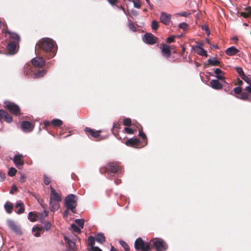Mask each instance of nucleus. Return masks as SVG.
<instances>
[{
	"instance_id": "nucleus-1",
	"label": "nucleus",
	"mask_w": 251,
	"mask_h": 251,
	"mask_svg": "<svg viewBox=\"0 0 251 251\" xmlns=\"http://www.w3.org/2000/svg\"><path fill=\"white\" fill-rule=\"evenodd\" d=\"M36 49L41 50L43 56L47 59L53 58L56 53L57 46L51 38L45 37L41 39L36 45Z\"/></svg>"
},
{
	"instance_id": "nucleus-2",
	"label": "nucleus",
	"mask_w": 251,
	"mask_h": 251,
	"mask_svg": "<svg viewBox=\"0 0 251 251\" xmlns=\"http://www.w3.org/2000/svg\"><path fill=\"white\" fill-rule=\"evenodd\" d=\"M121 166L117 162H110L108 163L105 166L101 167L100 172L101 174H107L108 177L110 178L111 174H116L121 170Z\"/></svg>"
},
{
	"instance_id": "nucleus-3",
	"label": "nucleus",
	"mask_w": 251,
	"mask_h": 251,
	"mask_svg": "<svg viewBox=\"0 0 251 251\" xmlns=\"http://www.w3.org/2000/svg\"><path fill=\"white\" fill-rule=\"evenodd\" d=\"M77 196L74 194L68 195L65 199V205L67 210H70L71 211L75 213V210L77 206Z\"/></svg>"
},
{
	"instance_id": "nucleus-4",
	"label": "nucleus",
	"mask_w": 251,
	"mask_h": 251,
	"mask_svg": "<svg viewBox=\"0 0 251 251\" xmlns=\"http://www.w3.org/2000/svg\"><path fill=\"white\" fill-rule=\"evenodd\" d=\"M134 247L136 250L138 251H150L151 248L150 243L145 242L140 237L135 240Z\"/></svg>"
},
{
	"instance_id": "nucleus-5",
	"label": "nucleus",
	"mask_w": 251,
	"mask_h": 251,
	"mask_svg": "<svg viewBox=\"0 0 251 251\" xmlns=\"http://www.w3.org/2000/svg\"><path fill=\"white\" fill-rule=\"evenodd\" d=\"M150 244L152 243V246L156 251H165L167 249V245L165 242L161 239H153L151 240Z\"/></svg>"
},
{
	"instance_id": "nucleus-6",
	"label": "nucleus",
	"mask_w": 251,
	"mask_h": 251,
	"mask_svg": "<svg viewBox=\"0 0 251 251\" xmlns=\"http://www.w3.org/2000/svg\"><path fill=\"white\" fill-rule=\"evenodd\" d=\"M5 107L12 114L18 116L20 114L19 106L13 102H8L5 104Z\"/></svg>"
},
{
	"instance_id": "nucleus-7",
	"label": "nucleus",
	"mask_w": 251,
	"mask_h": 251,
	"mask_svg": "<svg viewBox=\"0 0 251 251\" xmlns=\"http://www.w3.org/2000/svg\"><path fill=\"white\" fill-rule=\"evenodd\" d=\"M158 38L151 33H146L144 35L143 40L145 43L149 45H154L156 43Z\"/></svg>"
},
{
	"instance_id": "nucleus-8",
	"label": "nucleus",
	"mask_w": 251,
	"mask_h": 251,
	"mask_svg": "<svg viewBox=\"0 0 251 251\" xmlns=\"http://www.w3.org/2000/svg\"><path fill=\"white\" fill-rule=\"evenodd\" d=\"M32 65L35 67L43 68L45 64V60L43 57H36L31 60Z\"/></svg>"
},
{
	"instance_id": "nucleus-9",
	"label": "nucleus",
	"mask_w": 251,
	"mask_h": 251,
	"mask_svg": "<svg viewBox=\"0 0 251 251\" xmlns=\"http://www.w3.org/2000/svg\"><path fill=\"white\" fill-rule=\"evenodd\" d=\"M7 225L8 227L16 233L19 235L22 234V231L21 229V228L15 223L14 221L12 220H8L7 221Z\"/></svg>"
},
{
	"instance_id": "nucleus-10",
	"label": "nucleus",
	"mask_w": 251,
	"mask_h": 251,
	"mask_svg": "<svg viewBox=\"0 0 251 251\" xmlns=\"http://www.w3.org/2000/svg\"><path fill=\"white\" fill-rule=\"evenodd\" d=\"M23 156L21 154H17L15 155L13 159H12L16 166L19 169H22L24 164V161L23 159Z\"/></svg>"
},
{
	"instance_id": "nucleus-11",
	"label": "nucleus",
	"mask_w": 251,
	"mask_h": 251,
	"mask_svg": "<svg viewBox=\"0 0 251 251\" xmlns=\"http://www.w3.org/2000/svg\"><path fill=\"white\" fill-rule=\"evenodd\" d=\"M244 92L240 96H237L236 98L243 100H249V94H251V86L246 87Z\"/></svg>"
},
{
	"instance_id": "nucleus-12",
	"label": "nucleus",
	"mask_w": 251,
	"mask_h": 251,
	"mask_svg": "<svg viewBox=\"0 0 251 251\" xmlns=\"http://www.w3.org/2000/svg\"><path fill=\"white\" fill-rule=\"evenodd\" d=\"M202 46L203 44L202 43H198V45L193 47V49L198 54L207 57V51L201 47Z\"/></svg>"
},
{
	"instance_id": "nucleus-13",
	"label": "nucleus",
	"mask_w": 251,
	"mask_h": 251,
	"mask_svg": "<svg viewBox=\"0 0 251 251\" xmlns=\"http://www.w3.org/2000/svg\"><path fill=\"white\" fill-rule=\"evenodd\" d=\"M160 49L161 50L162 54L163 56L169 58L171 54V48L170 47L165 44L162 43L160 45Z\"/></svg>"
},
{
	"instance_id": "nucleus-14",
	"label": "nucleus",
	"mask_w": 251,
	"mask_h": 251,
	"mask_svg": "<svg viewBox=\"0 0 251 251\" xmlns=\"http://www.w3.org/2000/svg\"><path fill=\"white\" fill-rule=\"evenodd\" d=\"M36 71L35 68L31 64H26L24 68V74L27 76L33 75L34 73Z\"/></svg>"
},
{
	"instance_id": "nucleus-15",
	"label": "nucleus",
	"mask_w": 251,
	"mask_h": 251,
	"mask_svg": "<svg viewBox=\"0 0 251 251\" xmlns=\"http://www.w3.org/2000/svg\"><path fill=\"white\" fill-rule=\"evenodd\" d=\"M0 118L3 119L8 123H10L13 121L12 117L3 109H0Z\"/></svg>"
},
{
	"instance_id": "nucleus-16",
	"label": "nucleus",
	"mask_w": 251,
	"mask_h": 251,
	"mask_svg": "<svg viewBox=\"0 0 251 251\" xmlns=\"http://www.w3.org/2000/svg\"><path fill=\"white\" fill-rule=\"evenodd\" d=\"M171 15L167 13L162 12L160 14V20L165 25H168L171 20Z\"/></svg>"
},
{
	"instance_id": "nucleus-17",
	"label": "nucleus",
	"mask_w": 251,
	"mask_h": 251,
	"mask_svg": "<svg viewBox=\"0 0 251 251\" xmlns=\"http://www.w3.org/2000/svg\"><path fill=\"white\" fill-rule=\"evenodd\" d=\"M17 46H19V44L10 41L7 44V49L10 54H14L17 51Z\"/></svg>"
},
{
	"instance_id": "nucleus-18",
	"label": "nucleus",
	"mask_w": 251,
	"mask_h": 251,
	"mask_svg": "<svg viewBox=\"0 0 251 251\" xmlns=\"http://www.w3.org/2000/svg\"><path fill=\"white\" fill-rule=\"evenodd\" d=\"M84 131L87 134L88 133L95 138H99L100 136V133L101 132V130L95 131L88 127H85Z\"/></svg>"
},
{
	"instance_id": "nucleus-19",
	"label": "nucleus",
	"mask_w": 251,
	"mask_h": 251,
	"mask_svg": "<svg viewBox=\"0 0 251 251\" xmlns=\"http://www.w3.org/2000/svg\"><path fill=\"white\" fill-rule=\"evenodd\" d=\"M219 79H212L209 82V86L213 89L215 90H221L222 89L223 86L222 84L220 82Z\"/></svg>"
},
{
	"instance_id": "nucleus-20",
	"label": "nucleus",
	"mask_w": 251,
	"mask_h": 251,
	"mask_svg": "<svg viewBox=\"0 0 251 251\" xmlns=\"http://www.w3.org/2000/svg\"><path fill=\"white\" fill-rule=\"evenodd\" d=\"M140 143V140L137 138H130L127 140L125 143L126 145L127 146L136 147L139 145Z\"/></svg>"
},
{
	"instance_id": "nucleus-21",
	"label": "nucleus",
	"mask_w": 251,
	"mask_h": 251,
	"mask_svg": "<svg viewBox=\"0 0 251 251\" xmlns=\"http://www.w3.org/2000/svg\"><path fill=\"white\" fill-rule=\"evenodd\" d=\"M215 74V77L219 80L222 81L223 82H226V78L224 76L225 73L219 68H216L214 71Z\"/></svg>"
},
{
	"instance_id": "nucleus-22",
	"label": "nucleus",
	"mask_w": 251,
	"mask_h": 251,
	"mask_svg": "<svg viewBox=\"0 0 251 251\" xmlns=\"http://www.w3.org/2000/svg\"><path fill=\"white\" fill-rule=\"evenodd\" d=\"M21 127L24 131L31 132L33 129V126L29 121H23L21 124Z\"/></svg>"
},
{
	"instance_id": "nucleus-23",
	"label": "nucleus",
	"mask_w": 251,
	"mask_h": 251,
	"mask_svg": "<svg viewBox=\"0 0 251 251\" xmlns=\"http://www.w3.org/2000/svg\"><path fill=\"white\" fill-rule=\"evenodd\" d=\"M50 188L51 190L50 200L60 201H61L60 196L55 192L54 189L52 186H50Z\"/></svg>"
},
{
	"instance_id": "nucleus-24",
	"label": "nucleus",
	"mask_w": 251,
	"mask_h": 251,
	"mask_svg": "<svg viewBox=\"0 0 251 251\" xmlns=\"http://www.w3.org/2000/svg\"><path fill=\"white\" fill-rule=\"evenodd\" d=\"M7 33L9 34L10 38L13 40L11 42L19 44L20 41V37L19 35L16 33L10 31H8Z\"/></svg>"
},
{
	"instance_id": "nucleus-25",
	"label": "nucleus",
	"mask_w": 251,
	"mask_h": 251,
	"mask_svg": "<svg viewBox=\"0 0 251 251\" xmlns=\"http://www.w3.org/2000/svg\"><path fill=\"white\" fill-rule=\"evenodd\" d=\"M238 52L239 50L234 47H231L228 48L226 50V54L230 56L235 55Z\"/></svg>"
},
{
	"instance_id": "nucleus-26",
	"label": "nucleus",
	"mask_w": 251,
	"mask_h": 251,
	"mask_svg": "<svg viewBox=\"0 0 251 251\" xmlns=\"http://www.w3.org/2000/svg\"><path fill=\"white\" fill-rule=\"evenodd\" d=\"M137 127L139 128V136L142 139V144H144V145H143V146H145L147 144L148 142L146 135L145 134V133L143 132L142 127H141V129L139 128L138 126H137Z\"/></svg>"
},
{
	"instance_id": "nucleus-27",
	"label": "nucleus",
	"mask_w": 251,
	"mask_h": 251,
	"mask_svg": "<svg viewBox=\"0 0 251 251\" xmlns=\"http://www.w3.org/2000/svg\"><path fill=\"white\" fill-rule=\"evenodd\" d=\"M59 201H56L52 200H50V210L51 211H55L57 210L59 207V204L58 203Z\"/></svg>"
},
{
	"instance_id": "nucleus-28",
	"label": "nucleus",
	"mask_w": 251,
	"mask_h": 251,
	"mask_svg": "<svg viewBox=\"0 0 251 251\" xmlns=\"http://www.w3.org/2000/svg\"><path fill=\"white\" fill-rule=\"evenodd\" d=\"M64 240L65 242L68 245L69 248L72 251L76 250L75 243L68 239L67 237H65Z\"/></svg>"
},
{
	"instance_id": "nucleus-29",
	"label": "nucleus",
	"mask_w": 251,
	"mask_h": 251,
	"mask_svg": "<svg viewBox=\"0 0 251 251\" xmlns=\"http://www.w3.org/2000/svg\"><path fill=\"white\" fill-rule=\"evenodd\" d=\"M95 240L97 242L102 244L105 241V236L103 233H99L96 235Z\"/></svg>"
},
{
	"instance_id": "nucleus-30",
	"label": "nucleus",
	"mask_w": 251,
	"mask_h": 251,
	"mask_svg": "<svg viewBox=\"0 0 251 251\" xmlns=\"http://www.w3.org/2000/svg\"><path fill=\"white\" fill-rule=\"evenodd\" d=\"M4 208L7 213L11 214L13 209V204L10 202L7 201L4 204Z\"/></svg>"
},
{
	"instance_id": "nucleus-31",
	"label": "nucleus",
	"mask_w": 251,
	"mask_h": 251,
	"mask_svg": "<svg viewBox=\"0 0 251 251\" xmlns=\"http://www.w3.org/2000/svg\"><path fill=\"white\" fill-rule=\"evenodd\" d=\"M43 230V227H40L38 226L33 227L32 229V232L35 233L34 236L35 237H39L41 235V232Z\"/></svg>"
},
{
	"instance_id": "nucleus-32",
	"label": "nucleus",
	"mask_w": 251,
	"mask_h": 251,
	"mask_svg": "<svg viewBox=\"0 0 251 251\" xmlns=\"http://www.w3.org/2000/svg\"><path fill=\"white\" fill-rule=\"evenodd\" d=\"M121 128V125L119 123H115L113 124V127L112 129V131L116 136L118 135V131L117 130V129H120Z\"/></svg>"
},
{
	"instance_id": "nucleus-33",
	"label": "nucleus",
	"mask_w": 251,
	"mask_h": 251,
	"mask_svg": "<svg viewBox=\"0 0 251 251\" xmlns=\"http://www.w3.org/2000/svg\"><path fill=\"white\" fill-rule=\"evenodd\" d=\"M46 70H39L36 72H34L33 74V77L38 78L43 76L46 73Z\"/></svg>"
},
{
	"instance_id": "nucleus-34",
	"label": "nucleus",
	"mask_w": 251,
	"mask_h": 251,
	"mask_svg": "<svg viewBox=\"0 0 251 251\" xmlns=\"http://www.w3.org/2000/svg\"><path fill=\"white\" fill-rule=\"evenodd\" d=\"M38 215L34 212H30L28 215V218L31 222H35L37 220Z\"/></svg>"
},
{
	"instance_id": "nucleus-35",
	"label": "nucleus",
	"mask_w": 251,
	"mask_h": 251,
	"mask_svg": "<svg viewBox=\"0 0 251 251\" xmlns=\"http://www.w3.org/2000/svg\"><path fill=\"white\" fill-rule=\"evenodd\" d=\"M15 207L16 208L20 207V208L17 211V213L19 214H21L22 213H23L25 211V208H24V204L23 202H20L16 203Z\"/></svg>"
},
{
	"instance_id": "nucleus-36",
	"label": "nucleus",
	"mask_w": 251,
	"mask_h": 251,
	"mask_svg": "<svg viewBox=\"0 0 251 251\" xmlns=\"http://www.w3.org/2000/svg\"><path fill=\"white\" fill-rule=\"evenodd\" d=\"M208 65L214 66H220L221 62L220 61L215 59H209L207 60Z\"/></svg>"
},
{
	"instance_id": "nucleus-37",
	"label": "nucleus",
	"mask_w": 251,
	"mask_h": 251,
	"mask_svg": "<svg viewBox=\"0 0 251 251\" xmlns=\"http://www.w3.org/2000/svg\"><path fill=\"white\" fill-rule=\"evenodd\" d=\"M50 123L53 126L56 127L62 126L63 124V122L59 119H56L52 120L50 122Z\"/></svg>"
},
{
	"instance_id": "nucleus-38",
	"label": "nucleus",
	"mask_w": 251,
	"mask_h": 251,
	"mask_svg": "<svg viewBox=\"0 0 251 251\" xmlns=\"http://www.w3.org/2000/svg\"><path fill=\"white\" fill-rule=\"evenodd\" d=\"M95 243V239L94 237L90 236L88 238V245L91 246V248L94 247Z\"/></svg>"
},
{
	"instance_id": "nucleus-39",
	"label": "nucleus",
	"mask_w": 251,
	"mask_h": 251,
	"mask_svg": "<svg viewBox=\"0 0 251 251\" xmlns=\"http://www.w3.org/2000/svg\"><path fill=\"white\" fill-rule=\"evenodd\" d=\"M233 91H234V93L237 95L235 96L236 97L237 96L241 95V94L244 92V91L242 92V89L240 87H236L234 88L233 89Z\"/></svg>"
},
{
	"instance_id": "nucleus-40",
	"label": "nucleus",
	"mask_w": 251,
	"mask_h": 251,
	"mask_svg": "<svg viewBox=\"0 0 251 251\" xmlns=\"http://www.w3.org/2000/svg\"><path fill=\"white\" fill-rule=\"evenodd\" d=\"M75 223L77 224L81 228H83L84 225V220L83 219H76Z\"/></svg>"
},
{
	"instance_id": "nucleus-41",
	"label": "nucleus",
	"mask_w": 251,
	"mask_h": 251,
	"mask_svg": "<svg viewBox=\"0 0 251 251\" xmlns=\"http://www.w3.org/2000/svg\"><path fill=\"white\" fill-rule=\"evenodd\" d=\"M71 228L74 232L78 233H81V231L80 228L78 226H77L76 225H75L74 224H72L71 225Z\"/></svg>"
},
{
	"instance_id": "nucleus-42",
	"label": "nucleus",
	"mask_w": 251,
	"mask_h": 251,
	"mask_svg": "<svg viewBox=\"0 0 251 251\" xmlns=\"http://www.w3.org/2000/svg\"><path fill=\"white\" fill-rule=\"evenodd\" d=\"M16 173L17 170L14 167H11L8 172V175L10 176H13L16 175Z\"/></svg>"
},
{
	"instance_id": "nucleus-43",
	"label": "nucleus",
	"mask_w": 251,
	"mask_h": 251,
	"mask_svg": "<svg viewBox=\"0 0 251 251\" xmlns=\"http://www.w3.org/2000/svg\"><path fill=\"white\" fill-rule=\"evenodd\" d=\"M235 69H236V71L237 72V73L239 74V75H240V76L242 78L243 77V76L245 75L243 71V69H242V68L240 67H236L235 68Z\"/></svg>"
},
{
	"instance_id": "nucleus-44",
	"label": "nucleus",
	"mask_w": 251,
	"mask_h": 251,
	"mask_svg": "<svg viewBox=\"0 0 251 251\" xmlns=\"http://www.w3.org/2000/svg\"><path fill=\"white\" fill-rule=\"evenodd\" d=\"M120 245L123 247V248L126 251H128L129 250V247L127 244L124 241H121L120 242Z\"/></svg>"
},
{
	"instance_id": "nucleus-45",
	"label": "nucleus",
	"mask_w": 251,
	"mask_h": 251,
	"mask_svg": "<svg viewBox=\"0 0 251 251\" xmlns=\"http://www.w3.org/2000/svg\"><path fill=\"white\" fill-rule=\"evenodd\" d=\"M123 124L126 126H130L131 125V121L130 118H125L123 120Z\"/></svg>"
},
{
	"instance_id": "nucleus-46",
	"label": "nucleus",
	"mask_w": 251,
	"mask_h": 251,
	"mask_svg": "<svg viewBox=\"0 0 251 251\" xmlns=\"http://www.w3.org/2000/svg\"><path fill=\"white\" fill-rule=\"evenodd\" d=\"M51 223L50 222H46L43 228H45L46 231H48L51 228Z\"/></svg>"
},
{
	"instance_id": "nucleus-47",
	"label": "nucleus",
	"mask_w": 251,
	"mask_h": 251,
	"mask_svg": "<svg viewBox=\"0 0 251 251\" xmlns=\"http://www.w3.org/2000/svg\"><path fill=\"white\" fill-rule=\"evenodd\" d=\"M159 26L158 22L156 21H153L151 23V28L153 30H156Z\"/></svg>"
},
{
	"instance_id": "nucleus-48",
	"label": "nucleus",
	"mask_w": 251,
	"mask_h": 251,
	"mask_svg": "<svg viewBox=\"0 0 251 251\" xmlns=\"http://www.w3.org/2000/svg\"><path fill=\"white\" fill-rule=\"evenodd\" d=\"M124 131L125 132H126V133L127 134H134V130L132 128H130L128 127H126L124 129Z\"/></svg>"
},
{
	"instance_id": "nucleus-49",
	"label": "nucleus",
	"mask_w": 251,
	"mask_h": 251,
	"mask_svg": "<svg viewBox=\"0 0 251 251\" xmlns=\"http://www.w3.org/2000/svg\"><path fill=\"white\" fill-rule=\"evenodd\" d=\"M245 81H246L247 83H248L251 86V78L249 77L248 76L245 75L242 78Z\"/></svg>"
},
{
	"instance_id": "nucleus-50",
	"label": "nucleus",
	"mask_w": 251,
	"mask_h": 251,
	"mask_svg": "<svg viewBox=\"0 0 251 251\" xmlns=\"http://www.w3.org/2000/svg\"><path fill=\"white\" fill-rule=\"evenodd\" d=\"M50 177L47 176H44V182L46 185H48L50 184Z\"/></svg>"
},
{
	"instance_id": "nucleus-51",
	"label": "nucleus",
	"mask_w": 251,
	"mask_h": 251,
	"mask_svg": "<svg viewBox=\"0 0 251 251\" xmlns=\"http://www.w3.org/2000/svg\"><path fill=\"white\" fill-rule=\"evenodd\" d=\"M188 25L185 23H182L179 25V27L182 29H186L188 27Z\"/></svg>"
},
{
	"instance_id": "nucleus-52",
	"label": "nucleus",
	"mask_w": 251,
	"mask_h": 251,
	"mask_svg": "<svg viewBox=\"0 0 251 251\" xmlns=\"http://www.w3.org/2000/svg\"><path fill=\"white\" fill-rule=\"evenodd\" d=\"M129 28L133 31H136V27L132 23H130L128 25Z\"/></svg>"
},
{
	"instance_id": "nucleus-53",
	"label": "nucleus",
	"mask_w": 251,
	"mask_h": 251,
	"mask_svg": "<svg viewBox=\"0 0 251 251\" xmlns=\"http://www.w3.org/2000/svg\"><path fill=\"white\" fill-rule=\"evenodd\" d=\"M175 37L174 36H170L167 38L166 41L168 43H171L174 42Z\"/></svg>"
},
{
	"instance_id": "nucleus-54",
	"label": "nucleus",
	"mask_w": 251,
	"mask_h": 251,
	"mask_svg": "<svg viewBox=\"0 0 251 251\" xmlns=\"http://www.w3.org/2000/svg\"><path fill=\"white\" fill-rule=\"evenodd\" d=\"M238 16H243L245 18H247L249 17V15L246 12H238Z\"/></svg>"
},
{
	"instance_id": "nucleus-55",
	"label": "nucleus",
	"mask_w": 251,
	"mask_h": 251,
	"mask_svg": "<svg viewBox=\"0 0 251 251\" xmlns=\"http://www.w3.org/2000/svg\"><path fill=\"white\" fill-rule=\"evenodd\" d=\"M109 3L112 5H115L118 2L119 0H107Z\"/></svg>"
},
{
	"instance_id": "nucleus-56",
	"label": "nucleus",
	"mask_w": 251,
	"mask_h": 251,
	"mask_svg": "<svg viewBox=\"0 0 251 251\" xmlns=\"http://www.w3.org/2000/svg\"><path fill=\"white\" fill-rule=\"evenodd\" d=\"M134 6L137 8H140L141 7V4L139 1H133Z\"/></svg>"
},
{
	"instance_id": "nucleus-57",
	"label": "nucleus",
	"mask_w": 251,
	"mask_h": 251,
	"mask_svg": "<svg viewBox=\"0 0 251 251\" xmlns=\"http://www.w3.org/2000/svg\"><path fill=\"white\" fill-rule=\"evenodd\" d=\"M5 178V175L2 172H0V181H3Z\"/></svg>"
},
{
	"instance_id": "nucleus-58",
	"label": "nucleus",
	"mask_w": 251,
	"mask_h": 251,
	"mask_svg": "<svg viewBox=\"0 0 251 251\" xmlns=\"http://www.w3.org/2000/svg\"><path fill=\"white\" fill-rule=\"evenodd\" d=\"M18 188L15 185H13L10 191V193L11 194H13L14 192L16 191L17 190Z\"/></svg>"
},
{
	"instance_id": "nucleus-59",
	"label": "nucleus",
	"mask_w": 251,
	"mask_h": 251,
	"mask_svg": "<svg viewBox=\"0 0 251 251\" xmlns=\"http://www.w3.org/2000/svg\"><path fill=\"white\" fill-rule=\"evenodd\" d=\"M246 12L248 14L249 17L251 15V7H248L245 8Z\"/></svg>"
},
{
	"instance_id": "nucleus-60",
	"label": "nucleus",
	"mask_w": 251,
	"mask_h": 251,
	"mask_svg": "<svg viewBox=\"0 0 251 251\" xmlns=\"http://www.w3.org/2000/svg\"><path fill=\"white\" fill-rule=\"evenodd\" d=\"M179 15L181 16H183V17H187L188 15H189V14H188L187 12H183L182 13H179L178 14Z\"/></svg>"
},
{
	"instance_id": "nucleus-61",
	"label": "nucleus",
	"mask_w": 251,
	"mask_h": 251,
	"mask_svg": "<svg viewBox=\"0 0 251 251\" xmlns=\"http://www.w3.org/2000/svg\"><path fill=\"white\" fill-rule=\"evenodd\" d=\"M20 181L22 183L24 182L25 181V177L24 175H21L20 178Z\"/></svg>"
},
{
	"instance_id": "nucleus-62",
	"label": "nucleus",
	"mask_w": 251,
	"mask_h": 251,
	"mask_svg": "<svg viewBox=\"0 0 251 251\" xmlns=\"http://www.w3.org/2000/svg\"><path fill=\"white\" fill-rule=\"evenodd\" d=\"M93 251H102V250L98 247H93L91 248Z\"/></svg>"
},
{
	"instance_id": "nucleus-63",
	"label": "nucleus",
	"mask_w": 251,
	"mask_h": 251,
	"mask_svg": "<svg viewBox=\"0 0 251 251\" xmlns=\"http://www.w3.org/2000/svg\"><path fill=\"white\" fill-rule=\"evenodd\" d=\"M51 123L50 122L48 121H45L44 122V125L45 127H48L50 125Z\"/></svg>"
},
{
	"instance_id": "nucleus-64",
	"label": "nucleus",
	"mask_w": 251,
	"mask_h": 251,
	"mask_svg": "<svg viewBox=\"0 0 251 251\" xmlns=\"http://www.w3.org/2000/svg\"><path fill=\"white\" fill-rule=\"evenodd\" d=\"M67 130V128L65 126L64 127V128L61 130L60 132V135H63L65 133V131H64V130Z\"/></svg>"
}]
</instances>
